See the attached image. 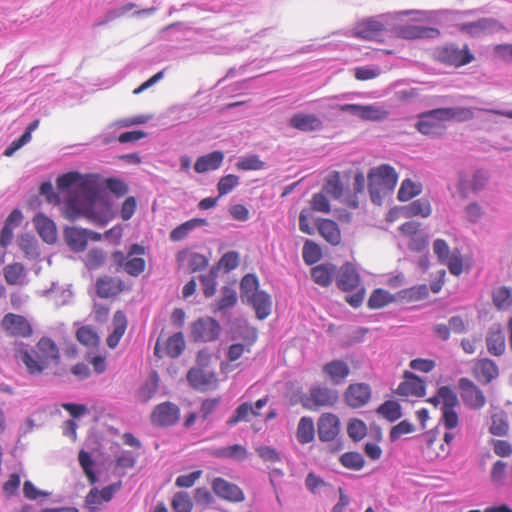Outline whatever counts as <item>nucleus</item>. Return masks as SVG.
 <instances>
[{"label": "nucleus", "mask_w": 512, "mask_h": 512, "mask_svg": "<svg viewBox=\"0 0 512 512\" xmlns=\"http://www.w3.org/2000/svg\"><path fill=\"white\" fill-rule=\"evenodd\" d=\"M21 360L32 375L42 374L52 368L56 376H65L68 373V369L60 365V349L50 337H41L32 350L21 351Z\"/></svg>", "instance_id": "f257e3e1"}, {"label": "nucleus", "mask_w": 512, "mask_h": 512, "mask_svg": "<svg viewBox=\"0 0 512 512\" xmlns=\"http://www.w3.org/2000/svg\"><path fill=\"white\" fill-rule=\"evenodd\" d=\"M435 15V12L424 10L399 11L396 17L400 22L393 27L394 34L407 40L437 38L440 35L437 28L421 25L434 22Z\"/></svg>", "instance_id": "f03ea898"}, {"label": "nucleus", "mask_w": 512, "mask_h": 512, "mask_svg": "<svg viewBox=\"0 0 512 512\" xmlns=\"http://www.w3.org/2000/svg\"><path fill=\"white\" fill-rule=\"evenodd\" d=\"M367 180L372 201L379 203L382 196L394 190L398 181V174L394 167L381 164L369 170Z\"/></svg>", "instance_id": "7ed1b4c3"}, {"label": "nucleus", "mask_w": 512, "mask_h": 512, "mask_svg": "<svg viewBox=\"0 0 512 512\" xmlns=\"http://www.w3.org/2000/svg\"><path fill=\"white\" fill-rule=\"evenodd\" d=\"M145 248L139 244H132L125 255L122 251H115L112 254L114 264L123 268L130 276L137 277L145 271L146 261L143 258Z\"/></svg>", "instance_id": "20e7f679"}, {"label": "nucleus", "mask_w": 512, "mask_h": 512, "mask_svg": "<svg viewBox=\"0 0 512 512\" xmlns=\"http://www.w3.org/2000/svg\"><path fill=\"white\" fill-rule=\"evenodd\" d=\"M339 399L335 389L322 385H314L308 393L301 397L302 406L308 410H316L321 407H333Z\"/></svg>", "instance_id": "39448f33"}, {"label": "nucleus", "mask_w": 512, "mask_h": 512, "mask_svg": "<svg viewBox=\"0 0 512 512\" xmlns=\"http://www.w3.org/2000/svg\"><path fill=\"white\" fill-rule=\"evenodd\" d=\"M433 251L438 261L446 265L453 275H460L463 271V260L458 249L450 252L448 243L443 239H436L433 243Z\"/></svg>", "instance_id": "423d86ee"}, {"label": "nucleus", "mask_w": 512, "mask_h": 512, "mask_svg": "<svg viewBox=\"0 0 512 512\" xmlns=\"http://www.w3.org/2000/svg\"><path fill=\"white\" fill-rule=\"evenodd\" d=\"M221 326L214 318H199L191 324L190 337L195 342H212L218 339Z\"/></svg>", "instance_id": "0eeeda50"}, {"label": "nucleus", "mask_w": 512, "mask_h": 512, "mask_svg": "<svg viewBox=\"0 0 512 512\" xmlns=\"http://www.w3.org/2000/svg\"><path fill=\"white\" fill-rule=\"evenodd\" d=\"M437 59L443 64L461 67L471 63L474 56L467 45L459 48L455 44H449L437 50Z\"/></svg>", "instance_id": "6e6552de"}, {"label": "nucleus", "mask_w": 512, "mask_h": 512, "mask_svg": "<svg viewBox=\"0 0 512 512\" xmlns=\"http://www.w3.org/2000/svg\"><path fill=\"white\" fill-rule=\"evenodd\" d=\"M0 326L7 336L14 338H28L33 334L31 323L20 314H5Z\"/></svg>", "instance_id": "1a4fd4ad"}, {"label": "nucleus", "mask_w": 512, "mask_h": 512, "mask_svg": "<svg viewBox=\"0 0 512 512\" xmlns=\"http://www.w3.org/2000/svg\"><path fill=\"white\" fill-rule=\"evenodd\" d=\"M439 112H441V108L433 109L419 114L416 129L423 135H443L446 129L444 125L446 120H444L443 115H441Z\"/></svg>", "instance_id": "9d476101"}, {"label": "nucleus", "mask_w": 512, "mask_h": 512, "mask_svg": "<svg viewBox=\"0 0 512 512\" xmlns=\"http://www.w3.org/2000/svg\"><path fill=\"white\" fill-rule=\"evenodd\" d=\"M425 446L422 449L428 461L445 459L450 454V447L441 439L438 429H432L424 434Z\"/></svg>", "instance_id": "9b49d317"}, {"label": "nucleus", "mask_w": 512, "mask_h": 512, "mask_svg": "<svg viewBox=\"0 0 512 512\" xmlns=\"http://www.w3.org/2000/svg\"><path fill=\"white\" fill-rule=\"evenodd\" d=\"M460 396L464 404L474 410H479L486 405V397L483 391L470 379L461 378L458 382Z\"/></svg>", "instance_id": "f8f14e48"}, {"label": "nucleus", "mask_w": 512, "mask_h": 512, "mask_svg": "<svg viewBox=\"0 0 512 512\" xmlns=\"http://www.w3.org/2000/svg\"><path fill=\"white\" fill-rule=\"evenodd\" d=\"M180 418V408L172 402L158 404L151 413V423L159 427L175 425Z\"/></svg>", "instance_id": "ddd939ff"}, {"label": "nucleus", "mask_w": 512, "mask_h": 512, "mask_svg": "<svg viewBox=\"0 0 512 512\" xmlns=\"http://www.w3.org/2000/svg\"><path fill=\"white\" fill-rule=\"evenodd\" d=\"M457 29L471 37H478L485 33L505 30V26L494 18H480L473 22L457 23Z\"/></svg>", "instance_id": "4468645a"}, {"label": "nucleus", "mask_w": 512, "mask_h": 512, "mask_svg": "<svg viewBox=\"0 0 512 512\" xmlns=\"http://www.w3.org/2000/svg\"><path fill=\"white\" fill-rule=\"evenodd\" d=\"M76 183H79L83 190L94 193L96 191L97 176H82L80 173L72 171L59 176L56 180L57 187L60 190L68 189Z\"/></svg>", "instance_id": "2eb2a0df"}, {"label": "nucleus", "mask_w": 512, "mask_h": 512, "mask_svg": "<svg viewBox=\"0 0 512 512\" xmlns=\"http://www.w3.org/2000/svg\"><path fill=\"white\" fill-rule=\"evenodd\" d=\"M371 387L366 383H352L344 392V400L351 408H360L371 399Z\"/></svg>", "instance_id": "dca6fc26"}, {"label": "nucleus", "mask_w": 512, "mask_h": 512, "mask_svg": "<svg viewBox=\"0 0 512 512\" xmlns=\"http://www.w3.org/2000/svg\"><path fill=\"white\" fill-rule=\"evenodd\" d=\"M339 417L333 413H323L317 422L318 438L322 442H330L336 439L340 433Z\"/></svg>", "instance_id": "f3484780"}, {"label": "nucleus", "mask_w": 512, "mask_h": 512, "mask_svg": "<svg viewBox=\"0 0 512 512\" xmlns=\"http://www.w3.org/2000/svg\"><path fill=\"white\" fill-rule=\"evenodd\" d=\"M385 31V25L377 18H367L359 21L353 28V36L363 40H378Z\"/></svg>", "instance_id": "a211bd4d"}, {"label": "nucleus", "mask_w": 512, "mask_h": 512, "mask_svg": "<svg viewBox=\"0 0 512 512\" xmlns=\"http://www.w3.org/2000/svg\"><path fill=\"white\" fill-rule=\"evenodd\" d=\"M425 382L410 371L404 372V380L397 388V394L401 396L423 397L425 395Z\"/></svg>", "instance_id": "6ab92c4d"}, {"label": "nucleus", "mask_w": 512, "mask_h": 512, "mask_svg": "<svg viewBox=\"0 0 512 512\" xmlns=\"http://www.w3.org/2000/svg\"><path fill=\"white\" fill-rule=\"evenodd\" d=\"M212 489L218 497L227 501L241 502L244 500V493L241 488L221 477H217L213 480Z\"/></svg>", "instance_id": "aec40b11"}, {"label": "nucleus", "mask_w": 512, "mask_h": 512, "mask_svg": "<svg viewBox=\"0 0 512 512\" xmlns=\"http://www.w3.org/2000/svg\"><path fill=\"white\" fill-rule=\"evenodd\" d=\"M336 280L338 288L343 291H354L360 288V276L355 267L349 262L340 267Z\"/></svg>", "instance_id": "412c9836"}, {"label": "nucleus", "mask_w": 512, "mask_h": 512, "mask_svg": "<svg viewBox=\"0 0 512 512\" xmlns=\"http://www.w3.org/2000/svg\"><path fill=\"white\" fill-rule=\"evenodd\" d=\"M322 371L326 378L334 385H340L345 382L350 374L349 365L340 359H334L327 362Z\"/></svg>", "instance_id": "4be33fe9"}, {"label": "nucleus", "mask_w": 512, "mask_h": 512, "mask_svg": "<svg viewBox=\"0 0 512 512\" xmlns=\"http://www.w3.org/2000/svg\"><path fill=\"white\" fill-rule=\"evenodd\" d=\"M473 376L483 384H488L499 375L497 364L488 358L479 359L473 366Z\"/></svg>", "instance_id": "5701e85b"}, {"label": "nucleus", "mask_w": 512, "mask_h": 512, "mask_svg": "<svg viewBox=\"0 0 512 512\" xmlns=\"http://www.w3.org/2000/svg\"><path fill=\"white\" fill-rule=\"evenodd\" d=\"M190 385L198 390H208L217 386V378L214 373L206 372L199 368H192L187 374Z\"/></svg>", "instance_id": "b1692460"}, {"label": "nucleus", "mask_w": 512, "mask_h": 512, "mask_svg": "<svg viewBox=\"0 0 512 512\" xmlns=\"http://www.w3.org/2000/svg\"><path fill=\"white\" fill-rule=\"evenodd\" d=\"M96 293L100 298L116 296L123 291V281L111 276L99 277L96 281Z\"/></svg>", "instance_id": "393cba45"}, {"label": "nucleus", "mask_w": 512, "mask_h": 512, "mask_svg": "<svg viewBox=\"0 0 512 512\" xmlns=\"http://www.w3.org/2000/svg\"><path fill=\"white\" fill-rule=\"evenodd\" d=\"M291 127L303 131L313 132L322 129V121L314 114L297 113L289 121Z\"/></svg>", "instance_id": "a878e982"}, {"label": "nucleus", "mask_w": 512, "mask_h": 512, "mask_svg": "<svg viewBox=\"0 0 512 512\" xmlns=\"http://www.w3.org/2000/svg\"><path fill=\"white\" fill-rule=\"evenodd\" d=\"M319 234L331 245L341 243V232L338 224L330 219H319L316 223Z\"/></svg>", "instance_id": "bb28decb"}, {"label": "nucleus", "mask_w": 512, "mask_h": 512, "mask_svg": "<svg viewBox=\"0 0 512 512\" xmlns=\"http://www.w3.org/2000/svg\"><path fill=\"white\" fill-rule=\"evenodd\" d=\"M112 325L113 331L107 337L106 343L108 347L113 349L118 345L127 329V318L122 311L118 310L114 313Z\"/></svg>", "instance_id": "cd10ccee"}, {"label": "nucleus", "mask_w": 512, "mask_h": 512, "mask_svg": "<svg viewBox=\"0 0 512 512\" xmlns=\"http://www.w3.org/2000/svg\"><path fill=\"white\" fill-rule=\"evenodd\" d=\"M247 300L253 306L258 319L262 320L270 315L272 302L266 292L256 291Z\"/></svg>", "instance_id": "c85d7f7f"}, {"label": "nucleus", "mask_w": 512, "mask_h": 512, "mask_svg": "<svg viewBox=\"0 0 512 512\" xmlns=\"http://www.w3.org/2000/svg\"><path fill=\"white\" fill-rule=\"evenodd\" d=\"M487 182V176L481 171L475 172L471 180L460 178L458 191L463 198H467L470 192H478L482 190Z\"/></svg>", "instance_id": "c756f323"}, {"label": "nucleus", "mask_w": 512, "mask_h": 512, "mask_svg": "<svg viewBox=\"0 0 512 512\" xmlns=\"http://www.w3.org/2000/svg\"><path fill=\"white\" fill-rule=\"evenodd\" d=\"M33 221L38 234L46 243L52 244L56 241L57 232L52 220L42 214H37Z\"/></svg>", "instance_id": "7c9ffc66"}, {"label": "nucleus", "mask_w": 512, "mask_h": 512, "mask_svg": "<svg viewBox=\"0 0 512 512\" xmlns=\"http://www.w3.org/2000/svg\"><path fill=\"white\" fill-rule=\"evenodd\" d=\"M65 240L69 248L75 252H81L86 249L88 243V231L79 228H68L64 233Z\"/></svg>", "instance_id": "2f4dec72"}, {"label": "nucleus", "mask_w": 512, "mask_h": 512, "mask_svg": "<svg viewBox=\"0 0 512 512\" xmlns=\"http://www.w3.org/2000/svg\"><path fill=\"white\" fill-rule=\"evenodd\" d=\"M224 160V153L222 151H213L209 154L199 157L195 164L194 169L197 173H205L209 170L218 169Z\"/></svg>", "instance_id": "473e14b6"}, {"label": "nucleus", "mask_w": 512, "mask_h": 512, "mask_svg": "<svg viewBox=\"0 0 512 512\" xmlns=\"http://www.w3.org/2000/svg\"><path fill=\"white\" fill-rule=\"evenodd\" d=\"M335 274L336 266L331 263H323L311 269L313 281L322 287H328L332 283Z\"/></svg>", "instance_id": "72a5a7b5"}, {"label": "nucleus", "mask_w": 512, "mask_h": 512, "mask_svg": "<svg viewBox=\"0 0 512 512\" xmlns=\"http://www.w3.org/2000/svg\"><path fill=\"white\" fill-rule=\"evenodd\" d=\"M486 344L488 352L494 356H501L505 351V335L499 327L490 328Z\"/></svg>", "instance_id": "f704fd0d"}, {"label": "nucleus", "mask_w": 512, "mask_h": 512, "mask_svg": "<svg viewBox=\"0 0 512 512\" xmlns=\"http://www.w3.org/2000/svg\"><path fill=\"white\" fill-rule=\"evenodd\" d=\"M4 278L8 285H24L26 270L21 263H13L4 267Z\"/></svg>", "instance_id": "c9c22d12"}, {"label": "nucleus", "mask_w": 512, "mask_h": 512, "mask_svg": "<svg viewBox=\"0 0 512 512\" xmlns=\"http://www.w3.org/2000/svg\"><path fill=\"white\" fill-rule=\"evenodd\" d=\"M296 437L301 444H307L314 440L315 426L311 417L305 416L299 420Z\"/></svg>", "instance_id": "e433bc0d"}, {"label": "nucleus", "mask_w": 512, "mask_h": 512, "mask_svg": "<svg viewBox=\"0 0 512 512\" xmlns=\"http://www.w3.org/2000/svg\"><path fill=\"white\" fill-rule=\"evenodd\" d=\"M439 113L443 115L444 120L446 121L454 120L458 122H464L474 118L473 110L467 107L441 108V112Z\"/></svg>", "instance_id": "4c0bfd02"}, {"label": "nucleus", "mask_w": 512, "mask_h": 512, "mask_svg": "<svg viewBox=\"0 0 512 512\" xmlns=\"http://www.w3.org/2000/svg\"><path fill=\"white\" fill-rule=\"evenodd\" d=\"M250 416L258 417L260 412L256 411L252 404L245 402L240 404L234 414L227 420L228 426H233L241 421H249Z\"/></svg>", "instance_id": "58836bf2"}, {"label": "nucleus", "mask_w": 512, "mask_h": 512, "mask_svg": "<svg viewBox=\"0 0 512 512\" xmlns=\"http://www.w3.org/2000/svg\"><path fill=\"white\" fill-rule=\"evenodd\" d=\"M206 225V220L193 218L174 228L170 233V239L174 242L184 239L188 233L198 226Z\"/></svg>", "instance_id": "ea45409f"}, {"label": "nucleus", "mask_w": 512, "mask_h": 512, "mask_svg": "<svg viewBox=\"0 0 512 512\" xmlns=\"http://www.w3.org/2000/svg\"><path fill=\"white\" fill-rule=\"evenodd\" d=\"M185 348L184 336L181 332L175 333L170 336L166 342L164 347V353L171 357L176 358L181 355Z\"/></svg>", "instance_id": "a19ab883"}, {"label": "nucleus", "mask_w": 512, "mask_h": 512, "mask_svg": "<svg viewBox=\"0 0 512 512\" xmlns=\"http://www.w3.org/2000/svg\"><path fill=\"white\" fill-rule=\"evenodd\" d=\"M406 217H428L431 214V206L428 200L418 199L403 208Z\"/></svg>", "instance_id": "79ce46f5"}, {"label": "nucleus", "mask_w": 512, "mask_h": 512, "mask_svg": "<svg viewBox=\"0 0 512 512\" xmlns=\"http://www.w3.org/2000/svg\"><path fill=\"white\" fill-rule=\"evenodd\" d=\"M395 301V297L384 289H376L368 299V306L371 309H381Z\"/></svg>", "instance_id": "37998d69"}, {"label": "nucleus", "mask_w": 512, "mask_h": 512, "mask_svg": "<svg viewBox=\"0 0 512 512\" xmlns=\"http://www.w3.org/2000/svg\"><path fill=\"white\" fill-rule=\"evenodd\" d=\"M158 382V375L153 373L149 379L140 387L138 391V399L142 403H146L154 397L158 390Z\"/></svg>", "instance_id": "c03bdc74"}, {"label": "nucleus", "mask_w": 512, "mask_h": 512, "mask_svg": "<svg viewBox=\"0 0 512 512\" xmlns=\"http://www.w3.org/2000/svg\"><path fill=\"white\" fill-rule=\"evenodd\" d=\"M389 113L386 109L379 105H363L360 118L366 121H382L388 117Z\"/></svg>", "instance_id": "a18cd8bd"}, {"label": "nucleus", "mask_w": 512, "mask_h": 512, "mask_svg": "<svg viewBox=\"0 0 512 512\" xmlns=\"http://www.w3.org/2000/svg\"><path fill=\"white\" fill-rule=\"evenodd\" d=\"M421 192V185L416 184L410 179H405L402 181L401 186L398 190V199L400 201H409L413 197L417 196Z\"/></svg>", "instance_id": "49530a36"}, {"label": "nucleus", "mask_w": 512, "mask_h": 512, "mask_svg": "<svg viewBox=\"0 0 512 512\" xmlns=\"http://www.w3.org/2000/svg\"><path fill=\"white\" fill-rule=\"evenodd\" d=\"M321 250L320 247L312 242L311 240H306L302 249V257L304 262L307 265H313L317 263L321 258Z\"/></svg>", "instance_id": "de8ad7c7"}, {"label": "nucleus", "mask_w": 512, "mask_h": 512, "mask_svg": "<svg viewBox=\"0 0 512 512\" xmlns=\"http://www.w3.org/2000/svg\"><path fill=\"white\" fill-rule=\"evenodd\" d=\"M323 191L334 198H339L342 195L343 187L339 172H333L327 177Z\"/></svg>", "instance_id": "09e8293b"}, {"label": "nucleus", "mask_w": 512, "mask_h": 512, "mask_svg": "<svg viewBox=\"0 0 512 512\" xmlns=\"http://www.w3.org/2000/svg\"><path fill=\"white\" fill-rule=\"evenodd\" d=\"M493 303L500 309L504 310L512 306L511 290L506 287H500L493 292Z\"/></svg>", "instance_id": "8fccbe9b"}, {"label": "nucleus", "mask_w": 512, "mask_h": 512, "mask_svg": "<svg viewBox=\"0 0 512 512\" xmlns=\"http://www.w3.org/2000/svg\"><path fill=\"white\" fill-rule=\"evenodd\" d=\"M77 340L87 346L94 347L99 342L97 333L89 326L80 327L76 332Z\"/></svg>", "instance_id": "3c124183"}, {"label": "nucleus", "mask_w": 512, "mask_h": 512, "mask_svg": "<svg viewBox=\"0 0 512 512\" xmlns=\"http://www.w3.org/2000/svg\"><path fill=\"white\" fill-rule=\"evenodd\" d=\"M340 463L348 469L360 470L364 467L365 461L358 452H346L340 457Z\"/></svg>", "instance_id": "603ef678"}, {"label": "nucleus", "mask_w": 512, "mask_h": 512, "mask_svg": "<svg viewBox=\"0 0 512 512\" xmlns=\"http://www.w3.org/2000/svg\"><path fill=\"white\" fill-rule=\"evenodd\" d=\"M378 412L391 422L401 417L400 404L392 400L385 401L380 405Z\"/></svg>", "instance_id": "864d4df0"}, {"label": "nucleus", "mask_w": 512, "mask_h": 512, "mask_svg": "<svg viewBox=\"0 0 512 512\" xmlns=\"http://www.w3.org/2000/svg\"><path fill=\"white\" fill-rule=\"evenodd\" d=\"M172 508L174 512H191L193 503L190 496L185 492H178L172 499Z\"/></svg>", "instance_id": "5fc2aeb1"}, {"label": "nucleus", "mask_w": 512, "mask_h": 512, "mask_svg": "<svg viewBox=\"0 0 512 512\" xmlns=\"http://www.w3.org/2000/svg\"><path fill=\"white\" fill-rule=\"evenodd\" d=\"M347 433L352 440L360 441L367 434V426L360 419H352L347 425Z\"/></svg>", "instance_id": "6e6d98bb"}, {"label": "nucleus", "mask_w": 512, "mask_h": 512, "mask_svg": "<svg viewBox=\"0 0 512 512\" xmlns=\"http://www.w3.org/2000/svg\"><path fill=\"white\" fill-rule=\"evenodd\" d=\"M219 456L224 458L236 459V460H244L248 456L247 449L240 444H235L231 446L224 447L220 449L217 453Z\"/></svg>", "instance_id": "4d7b16f0"}, {"label": "nucleus", "mask_w": 512, "mask_h": 512, "mask_svg": "<svg viewBox=\"0 0 512 512\" xmlns=\"http://www.w3.org/2000/svg\"><path fill=\"white\" fill-rule=\"evenodd\" d=\"M265 166V162L260 160L257 155L243 157L236 163V168L242 171L261 170L264 169Z\"/></svg>", "instance_id": "13d9d810"}, {"label": "nucleus", "mask_w": 512, "mask_h": 512, "mask_svg": "<svg viewBox=\"0 0 512 512\" xmlns=\"http://www.w3.org/2000/svg\"><path fill=\"white\" fill-rule=\"evenodd\" d=\"M438 396L442 400V409H455L458 406V398L449 386H442L438 389Z\"/></svg>", "instance_id": "bf43d9fd"}, {"label": "nucleus", "mask_w": 512, "mask_h": 512, "mask_svg": "<svg viewBox=\"0 0 512 512\" xmlns=\"http://www.w3.org/2000/svg\"><path fill=\"white\" fill-rule=\"evenodd\" d=\"M239 184V177L234 174H229L220 178L217 184L218 197H222L230 193Z\"/></svg>", "instance_id": "052dcab7"}, {"label": "nucleus", "mask_w": 512, "mask_h": 512, "mask_svg": "<svg viewBox=\"0 0 512 512\" xmlns=\"http://www.w3.org/2000/svg\"><path fill=\"white\" fill-rule=\"evenodd\" d=\"M18 245L27 257H34L37 253V245L34 236L22 234L18 238Z\"/></svg>", "instance_id": "680f3d73"}, {"label": "nucleus", "mask_w": 512, "mask_h": 512, "mask_svg": "<svg viewBox=\"0 0 512 512\" xmlns=\"http://www.w3.org/2000/svg\"><path fill=\"white\" fill-rule=\"evenodd\" d=\"M258 279L253 274H247L245 275L241 280V297L242 298H249L253 293H255L258 290Z\"/></svg>", "instance_id": "e2e57ef3"}, {"label": "nucleus", "mask_w": 512, "mask_h": 512, "mask_svg": "<svg viewBox=\"0 0 512 512\" xmlns=\"http://www.w3.org/2000/svg\"><path fill=\"white\" fill-rule=\"evenodd\" d=\"M78 460L89 482L94 484L96 482V475L93 471V460L91 459L90 454L81 450L78 455Z\"/></svg>", "instance_id": "0e129e2a"}, {"label": "nucleus", "mask_w": 512, "mask_h": 512, "mask_svg": "<svg viewBox=\"0 0 512 512\" xmlns=\"http://www.w3.org/2000/svg\"><path fill=\"white\" fill-rule=\"evenodd\" d=\"M414 430L415 427L411 422H409L408 420H403L394 427H392V429L390 430V440L394 442L398 440L401 436L414 432Z\"/></svg>", "instance_id": "69168bd1"}, {"label": "nucleus", "mask_w": 512, "mask_h": 512, "mask_svg": "<svg viewBox=\"0 0 512 512\" xmlns=\"http://www.w3.org/2000/svg\"><path fill=\"white\" fill-rule=\"evenodd\" d=\"M236 301V292L230 288L225 287L222 291V297L217 303V309L221 311L233 307L236 304Z\"/></svg>", "instance_id": "338daca9"}, {"label": "nucleus", "mask_w": 512, "mask_h": 512, "mask_svg": "<svg viewBox=\"0 0 512 512\" xmlns=\"http://www.w3.org/2000/svg\"><path fill=\"white\" fill-rule=\"evenodd\" d=\"M104 261L105 255L101 250L92 249L86 255V267L90 270L99 268Z\"/></svg>", "instance_id": "774afa93"}]
</instances>
